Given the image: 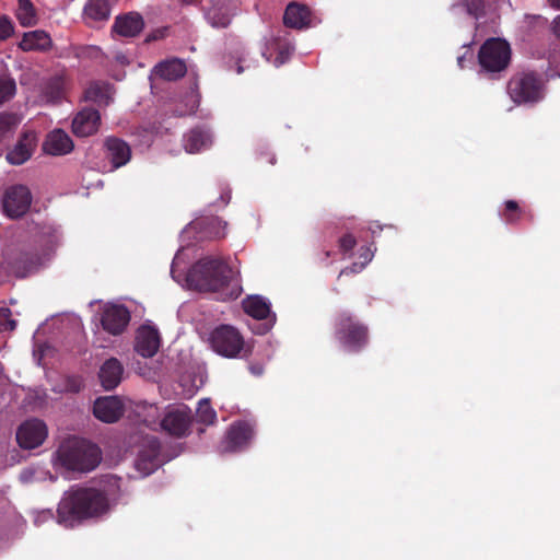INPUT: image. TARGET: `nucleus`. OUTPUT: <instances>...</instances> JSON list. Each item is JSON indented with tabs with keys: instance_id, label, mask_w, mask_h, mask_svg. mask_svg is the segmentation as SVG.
I'll list each match as a JSON object with an SVG mask.
<instances>
[{
	"instance_id": "45",
	"label": "nucleus",
	"mask_w": 560,
	"mask_h": 560,
	"mask_svg": "<svg viewBox=\"0 0 560 560\" xmlns=\"http://www.w3.org/2000/svg\"><path fill=\"white\" fill-rule=\"evenodd\" d=\"M340 248L345 252L351 250L355 245V240L352 235L347 234L340 238Z\"/></svg>"
},
{
	"instance_id": "48",
	"label": "nucleus",
	"mask_w": 560,
	"mask_h": 560,
	"mask_svg": "<svg viewBox=\"0 0 560 560\" xmlns=\"http://www.w3.org/2000/svg\"><path fill=\"white\" fill-rule=\"evenodd\" d=\"M552 32L560 39V14L552 22Z\"/></svg>"
},
{
	"instance_id": "42",
	"label": "nucleus",
	"mask_w": 560,
	"mask_h": 560,
	"mask_svg": "<svg viewBox=\"0 0 560 560\" xmlns=\"http://www.w3.org/2000/svg\"><path fill=\"white\" fill-rule=\"evenodd\" d=\"M13 24L8 18H0V39L4 40L13 34Z\"/></svg>"
},
{
	"instance_id": "39",
	"label": "nucleus",
	"mask_w": 560,
	"mask_h": 560,
	"mask_svg": "<svg viewBox=\"0 0 560 560\" xmlns=\"http://www.w3.org/2000/svg\"><path fill=\"white\" fill-rule=\"evenodd\" d=\"M15 326V320L10 319V310L8 307H0V332L12 331Z\"/></svg>"
},
{
	"instance_id": "53",
	"label": "nucleus",
	"mask_w": 560,
	"mask_h": 560,
	"mask_svg": "<svg viewBox=\"0 0 560 560\" xmlns=\"http://www.w3.org/2000/svg\"><path fill=\"white\" fill-rule=\"evenodd\" d=\"M250 371H252V373H254V374H256V375L261 374V369H260V368H259V369H256V368L252 366V368H250Z\"/></svg>"
},
{
	"instance_id": "18",
	"label": "nucleus",
	"mask_w": 560,
	"mask_h": 560,
	"mask_svg": "<svg viewBox=\"0 0 560 560\" xmlns=\"http://www.w3.org/2000/svg\"><path fill=\"white\" fill-rule=\"evenodd\" d=\"M101 117L95 109H83L72 120V131L78 137H89L98 130Z\"/></svg>"
},
{
	"instance_id": "52",
	"label": "nucleus",
	"mask_w": 560,
	"mask_h": 560,
	"mask_svg": "<svg viewBox=\"0 0 560 560\" xmlns=\"http://www.w3.org/2000/svg\"><path fill=\"white\" fill-rule=\"evenodd\" d=\"M116 59H117L119 62H121V63H126V62H128V61H127V58H126L124 55H118V56L116 57Z\"/></svg>"
},
{
	"instance_id": "22",
	"label": "nucleus",
	"mask_w": 560,
	"mask_h": 560,
	"mask_svg": "<svg viewBox=\"0 0 560 560\" xmlns=\"http://www.w3.org/2000/svg\"><path fill=\"white\" fill-rule=\"evenodd\" d=\"M122 372V365L117 359L112 358L105 361L98 374L102 386L106 390L114 389L120 383Z\"/></svg>"
},
{
	"instance_id": "36",
	"label": "nucleus",
	"mask_w": 560,
	"mask_h": 560,
	"mask_svg": "<svg viewBox=\"0 0 560 560\" xmlns=\"http://www.w3.org/2000/svg\"><path fill=\"white\" fill-rule=\"evenodd\" d=\"M16 91L15 81L9 77H0V104L13 97Z\"/></svg>"
},
{
	"instance_id": "1",
	"label": "nucleus",
	"mask_w": 560,
	"mask_h": 560,
	"mask_svg": "<svg viewBox=\"0 0 560 560\" xmlns=\"http://www.w3.org/2000/svg\"><path fill=\"white\" fill-rule=\"evenodd\" d=\"M112 503L107 495L95 488H72L65 492L57 510V521L73 527L88 518L101 517L109 512Z\"/></svg>"
},
{
	"instance_id": "43",
	"label": "nucleus",
	"mask_w": 560,
	"mask_h": 560,
	"mask_svg": "<svg viewBox=\"0 0 560 560\" xmlns=\"http://www.w3.org/2000/svg\"><path fill=\"white\" fill-rule=\"evenodd\" d=\"M524 22L527 24L528 27L530 26H545L546 20L540 15H530L527 14L524 16Z\"/></svg>"
},
{
	"instance_id": "34",
	"label": "nucleus",
	"mask_w": 560,
	"mask_h": 560,
	"mask_svg": "<svg viewBox=\"0 0 560 560\" xmlns=\"http://www.w3.org/2000/svg\"><path fill=\"white\" fill-rule=\"evenodd\" d=\"M198 381H199V383L197 384L196 378H192L190 374L182 377L180 386L183 387V389H182L183 397L191 398L198 392V389L203 384L201 378H199Z\"/></svg>"
},
{
	"instance_id": "24",
	"label": "nucleus",
	"mask_w": 560,
	"mask_h": 560,
	"mask_svg": "<svg viewBox=\"0 0 560 560\" xmlns=\"http://www.w3.org/2000/svg\"><path fill=\"white\" fill-rule=\"evenodd\" d=\"M51 46V38L48 33L36 30L27 32L20 42V48L24 51L46 50Z\"/></svg>"
},
{
	"instance_id": "6",
	"label": "nucleus",
	"mask_w": 560,
	"mask_h": 560,
	"mask_svg": "<svg viewBox=\"0 0 560 560\" xmlns=\"http://www.w3.org/2000/svg\"><path fill=\"white\" fill-rule=\"evenodd\" d=\"M479 63L488 72L504 70L511 59V48L506 40L501 38L488 39L479 50Z\"/></svg>"
},
{
	"instance_id": "20",
	"label": "nucleus",
	"mask_w": 560,
	"mask_h": 560,
	"mask_svg": "<svg viewBox=\"0 0 560 560\" xmlns=\"http://www.w3.org/2000/svg\"><path fill=\"white\" fill-rule=\"evenodd\" d=\"M43 149L50 155H65L73 150V142L67 132L55 129L47 135Z\"/></svg>"
},
{
	"instance_id": "19",
	"label": "nucleus",
	"mask_w": 560,
	"mask_h": 560,
	"mask_svg": "<svg viewBox=\"0 0 560 560\" xmlns=\"http://www.w3.org/2000/svg\"><path fill=\"white\" fill-rule=\"evenodd\" d=\"M244 312L255 319H267L270 325L276 322V315L271 313L270 302L259 295L246 298L243 302Z\"/></svg>"
},
{
	"instance_id": "23",
	"label": "nucleus",
	"mask_w": 560,
	"mask_h": 560,
	"mask_svg": "<svg viewBox=\"0 0 560 560\" xmlns=\"http://www.w3.org/2000/svg\"><path fill=\"white\" fill-rule=\"evenodd\" d=\"M107 156L112 161L114 168L125 165L131 156L129 145L122 140L109 138L106 140Z\"/></svg>"
},
{
	"instance_id": "12",
	"label": "nucleus",
	"mask_w": 560,
	"mask_h": 560,
	"mask_svg": "<svg viewBox=\"0 0 560 560\" xmlns=\"http://www.w3.org/2000/svg\"><path fill=\"white\" fill-rule=\"evenodd\" d=\"M160 444L155 438L144 441V444L138 452L135 462L136 469L143 476L153 472L160 465L159 462Z\"/></svg>"
},
{
	"instance_id": "32",
	"label": "nucleus",
	"mask_w": 560,
	"mask_h": 560,
	"mask_svg": "<svg viewBox=\"0 0 560 560\" xmlns=\"http://www.w3.org/2000/svg\"><path fill=\"white\" fill-rule=\"evenodd\" d=\"M28 262V257L23 256L21 257L13 266V272L16 277L24 278L32 273L33 271L37 270L39 266L43 265V261L36 260L31 261L30 266L26 267V264Z\"/></svg>"
},
{
	"instance_id": "7",
	"label": "nucleus",
	"mask_w": 560,
	"mask_h": 560,
	"mask_svg": "<svg viewBox=\"0 0 560 560\" xmlns=\"http://www.w3.org/2000/svg\"><path fill=\"white\" fill-rule=\"evenodd\" d=\"M509 94L515 103L537 102L542 97L539 80L533 73L512 78L508 85Z\"/></svg>"
},
{
	"instance_id": "38",
	"label": "nucleus",
	"mask_w": 560,
	"mask_h": 560,
	"mask_svg": "<svg viewBox=\"0 0 560 560\" xmlns=\"http://www.w3.org/2000/svg\"><path fill=\"white\" fill-rule=\"evenodd\" d=\"M361 257L364 259V261L361 265L354 264L351 268L342 270L340 272V276L348 275L349 272H352V273L360 272L364 268V266L369 261H371V259L373 257V252L371 250L370 247L361 248Z\"/></svg>"
},
{
	"instance_id": "33",
	"label": "nucleus",
	"mask_w": 560,
	"mask_h": 560,
	"mask_svg": "<svg viewBox=\"0 0 560 560\" xmlns=\"http://www.w3.org/2000/svg\"><path fill=\"white\" fill-rule=\"evenodd\" d=\"M19 118L13 114L0 115V139L11 135L19 125Z\"/></svg>"
},
{
	"instance_id": "14",
	"label": "nucleus",
	"mask_w": 560,
	"mask_h": 560,
	"mask_svg": "<svg viewBox=\"0 0 560 560\" xmlns=\"http://www.w3.org/2000/svg\"><path fill=\"white\" fill-rule=\"evenodd\" d=\"M160 348V334L151 325H142L137 330L135 350L143 358L153 357Z\"/></svg>"
},
{
	"instance_id": "51",
	"label": "nucleus",
	"mask_w": 560,
	"mask_h": 560,
	"mask_svg": "<svg viewBox=\"0 0 560 560\" xmlns=\"http://www.w3.org/2000/svg\"><path fill=\"white\" fill-rule=\"evenodd\" d=\"M548 3H549L552 8L560 10V0H548Z\"/></svg>"
},
{
	"instance_id": "50",
	"label": "nucleus",
	"mask_w": 560,
	"mask_h": 560,
	"mask_svg": "<svg viewBox=\"0 0 560 560\" xmlns=\"http://www.w3.org/2000/svg\"><path fill=\"white\" fill-rule=\"evenodd\" d=\"M192 98H195V96H192ZM196 103L197 101L196 100H192V105L190 106V108L188 110H185V112H182L180 114L182 115H185V114H191L195 112L196 109Z\"/></svg>"
},
{
	"instance_id": "55",
	"label": "nucleus",
	"mask_w": 560,
	"mask_h": 560,
	"mask_svg": "<svg viewBox=\"0 0 560 560\" xmlns=\"http://www.w3.org/2000/svg\"><path fill=\"white\" fill-rule=\"evenodd\" d=\"M505 220L509 221V222H512V221H514V218L512 215H506Z\"/></svg>"
},
{
	"instance_id": "28",
	"label": "nucleus",
	"mask_w": 560,
	"mask_h": 560,
	"mask_svg": "<svg viewBox=\"0 0 560 560\" xmlns=\"http://www.w3.org/2000/svg\"><path fill=\"white\" fill-rule=\"evenodd\" d=\"M211 143V135L205 130L194 129L184 137V148L188 153H197L209 148Z\"/></svg>"
},
{
	"instance_id": "21",
	"label": "nucleus",
	"mask_w": 560,
	"mask_h": 560,
	"mask_svg": "<svg viewBox=\"0 0 560 560\" xmlns=\"http://www.w3.org/2000/svg\"><path fill=\"white\" fill-rule=\"evenodd\" d=\"M143 25L144 23L141 15L131 12L116 18L113 31L124 37H133L142 31Z\"/></svg>"
},
{
	"instance_id": "4",
	"label": "nucleus",
	"mask_w": 560,
	"mask_h": 560,
	"mask_svg": "<svg viewBox=\"0 0 560 560\" xmlns=\"http://www.w3.org/2000/svg\"><path fill=\"white\" fill-rule=\"evenodd\" d=\"M191 410L184 404L170 405L166 407L161 421H158V407L149 405L144 407L143 421L148 427L156 430L161 428L171 435H184L191 422Z\"/></svg>"
},
{
	"instance_id": "54",
	"label": "nucleus",
	"mask_w": 560,
	"mask_h": 560,
	"mask_svg": "<svg viewBox=\"0 0 560 560\" xmlns=\"http://www.w3.org/2000/svg\"><path fill=\"white\" fill-rule=\"evenodd\" d=\"M464 59H465V57H458V59H457L458 65H459L460 68L464 67Z\"/></svg>"
},
{
	"instance_id": "11",
	"label": "nucleus",
	"mask_w": 560,
	"mask_h": 560,
	"mask_svg": "<svg viewBox=\"0 0 560 560\" xmlns=\"http://www.w3.org/2000/svg\"><path fill=\"white\" fill-rule=\"evenodd\" d=\"M130 322V312L122 305L117 303H107L102 311L101 323L103 328L112 334H121Z\"/></svg>"
},
{
	"instance_id": "9",
	"label": "nucleus",
	"mask_w": 560,
	"mask_h": 560,
	"mask_svg": "<svg viewBox=\"0 0 560 560\" xmlns=\"http://www.w3.org/2000/svg\"><path fill=\"white\" fill-rule=\"evenodd\" d=\"M337 337L348 351H355L366 342V328L354 323L349 316H341Z\"/></svg>"
},
{
	"instance_id": "44",
	"label": "nucleus",
	"mask_w": 560,
	"mask_h": 560,
	"mask_svg": "<svg viewBox=\"0 0 560 560\" xmlns=\"http://www.w3.org/2000/svg\"><path fill=\"white\" fill-rule=\"evenodd\" d=\"M51 518H52V513L50 510L37 511L34 513V523L36 525H40Z\"/></svg>"
},
{
	"instance_id": "41",
	"label": "nucleus",
	"mask_w": 560,
	"mask_h": 560,
	"mask_svg": "<svg viewBox=\"0 0 560 560\" xmlns=\"http://www.w3.org/2000/svg\"><path fill=\"white\" fill-rule=\"evenodd\" d=\"M45 472L40 469L27 468L21 472V480L23 482H32L43 480Z\"/></svg>"
},
{
	"instance_id": "27",
	"label": "nucleus",
	"mask_w": 560,
	"mask_h": 560,
	"mask_svg": "<svg viewBox=\"0 0 560 560\" xmlns=\"http://www.w3.org/2000/svg\"><path fill=\"white\" fill-rule=\"evenodd\" d=\"M65 89L66 81L63 78H52L43 85L38 102L40 104H52L58 102L62 97Z\"/></svg>"
},
{
	"instance_id": "46",
	"label": "nucleus",
	"mask_w": 560,
	"mask_h": 560,
	"mask_svg": "<svg viewBox=\"0 0 560 560\" xmlns=\"http://www.w3.org/2000/svg\"><path fill=\"white\" fill-rule=\"evenodd\" d=\"M558 59L560 60V55H553L552 57H550V65H551V67L549 69L550 77H556V75L560 77V67L557 66V67L552 68V65L555 62H557Z\"/></svg>"
},
{
	"instance_id": "31",
	"label": "nucleus",
	"mask_w": 560,
	"mask_h": 560,
	"mask_svg": "<svg viewBox=\"0 0 560 560\" xmlns=\"http://www.w3.org/2000/svg\"><path fill=\"white\" fill-rule=\"evenodd\" d=\"M16 18L23 26H33L37 23L36 11L30 0H18Z\"/></svg>"
},
{
	"instance_id": "29",
	"label": "nucleus",
	"mask_w": 560,
	"mask_h": 560,
	"mask_svg": "<svg viewBox=\"0 0 560 560\" xmlns=\"http://www.w3.org/2000/svg\"><path fill=\"white\" fill-rule=\"evenodd\" d=\"M113 95L112 85L105 82H93L85 90V98L100 105H108Z\"/></svg>"
},
{
	"instance_id": "13",
	"label": "nucleus",
	"mask_w": 560,
	"mask_h": 560,
	"mask_svg": "<svg viewBox=\"0 0 560 560\" xmlns=\"http://www.w3.org/2000/svg\"><path fill=\"white\" fill-rule=\"evenodd\" d=\"M253 428L245 422L231 427L220 445L222 453H231L243 450L253 438Z\"/></svg>"
},
{
	"instance_id": "25",
	"label": "nucleus",
	"mask_w": 560,
	"mask_h": 560,
	"mask_svg": "<svg viewBox=\"0 0 560 560\" xmlns=\"http://www.w3.org/2000/svg\"><path fill=\"white\" fill-rule=\"evenodd\" d=\"M206 19L213 27L229 25L231 15L224 0H213L206 9Z\"/></svg>"
},
{
	"instance_id": "47",
	"label": "nucleus",
	"mask_w": 560,
	"mask_h": 560,
	"mask_svg": "<svg viewBox=\"0 0 560 560\" xmlns=\"http://www.w3.org/2000/svg\"><path fill=\"white\" fill-rule=\"evenodd\" d=\"M183 255H184V250H178V253L174 257V260L172 264V270H171L174 279H175L176 267L180 264V261L183 259Z\"/></svg>"
},
{
	"instance_id": "3",
	"label": "nucleus",
	"mask_w": 560,
	"mask_h": 560,
	"mask_svg": "<svg viewBox=\"0 0 560 560\" xmlns=\"http://www.w3.org/2000/svg\"><path fill=\"white\" fill-rule=\"evenodd\" d=\"M101 450L85 440L71 438L63 441L52 457L55 468L88 472L101 463Z\"/></svg>"
},
{
	"instance_id": "15",
	"label": "nucleus",
	"mask_w": 560,
	"mask_h": 560,
	"mask_svg": "<svg viewBox=\"0 0 560 560\" xmlns=\"http://www.w3.org/2000/svg\"><path fill=\"white\" fill-rule=\"evenodd\" d=\"M93 413L98 420L113 423L124 413V404L118 397H101L94 402Z\"/></svg>"
},
{
	"instance_id": "35",
	"label": "nucleus",
	"mask_w": 560,
	"mask_h": 560,
	"mask_svg": "<svg viewBox=\"0 0 560 560\" xmlns=\"http://www.w3.org/2000/svg\"><path fill=\"white\" fill-rule=\"evenodd\" d=\"M197 417L200 422L210 424L213 423L217 415L215 411L210 406L209 400L202 399L199 402V406L197 408Z\"/></svg>"
},
{
	"instance_id": "40",
	"label": "nucleus",
	"mask_w": 560,
	"mask_h": 560,
	"mask_svg": "<svg viewBox=\"0 0 560 560\" xmlns=\"http://www.w3.org/2000/svg\"><path fill=\"white\" fill-rule=\"evenodd\" d=\"M278 48H279L278 56L272 61L276 67L283 65L290 58V56L294 49L290 43L280 45Z\"/></svg>"
},
{
	"instance_id": "8",
	"label": "nucleus",
	"mask_w": 560,
	"mask_h": 560,
	"mask_svg": "<svg viewBox=\"0 0 560 560\" xmlns=\"http://www.w3.org/2000/svg\"><path fill=\"white\" fill-rule=\"evenodd\" d=\"M48 436L46 423L39 419L24 421L16 431V441L22 448L33 450L40 446Z\"/></svg>"
},
{
	"instance_id": "16",
	"label": "nucleus",
	"mask_w": 560,
	"mask_h": 560,
	"mask_svg": "<svg viewBox=\"0 0 560 560\" xmlns=\"http://www.w3.org/2000/svg\"><path fill=\"white\" fill-rule=\"evenodd\" d=\"M283 21L287 26L299 30L314 26L319 22L313 18L306 5L298 2H292L287 7Z\"/></svg>"
},
{
	"instance_id": "5",
	"label": "nucleus",
	"mask_w": 560,
	"mask_h": 560,
	"mask_svg": "<svg viewBox=\"0 0 560 560\" xmlns=\"http://www.w3.org/2000/svg\"><path fill=\"white\" fill-rule=\"evenodd\" d=\"M209 342L214 352L225 358H237L245 349L243 336L231 325L214 328L210 334Z\"/></svg>"
},
{
	"instance_id": "37",
	"label": "nucleus",
	"mask_w": 560,
	"mask_h": 560,
	"mask_svg": "<svg viewBox=\"0 0 560 560\" xmlns=\"http://www.w3.org/2000/svg\"><path fill=\"white\" fill-rule=\"evenodd\" d=\"M209 226L211 230L207 232V235L212 238L223 237L225 235L226 223L218 218L209 220Z\"/></svg>"
},
{
	"instance_id": "56",
	"label": "nucleus",
	"mask_w": 560,
	"mask_h": 560,
	"mask_svg": "<svg viewBox=\"0 0 560 560\" xmlns=\"http://www.w3.org/2000/svg\"><path fill=\"white\" fill-rule=\"evenodd\" d=\"M264 56L266 57V60H270V57L267 56V52H264Z\"/></svg>"
},
{
	"instance_id": "2",
	"label": "nucleus",
	"mask_w": 560,
	"mask_h": 560,
	"mask_svg": "<svg viewBox=\"0 0 560 560\" xmlns=\"http://www.w3.org/2000/svg\"><path fill=\"white\" fill-rule=\"evenodd\" d=\"M186 282L198 291L221 292L223 299H235L241 293L236 272L219 258L198 260L188 271Z\"/></svg>"
},
{
	"instance_id": "10",
	"label": "nucleus",
	"mask_w": 560,
	"mask_h": 560,
	"mask_svg": "<svg viewBox=\"0 0 560 560\" xmlns=\"http://www.w3.org/2000/svg\"><path fill=\"white\" fill-rule=\"evenodd\" d=\"M32 196L27 187L16 185L9 188L3 197V210L12 219L24 215L30 209Z\"/></svg>"
},
{
	"instance_id": "49",
	"label": "nucleus",
	"mask_w": 560,
	"mask_h": 560,
	"mask_svg": "<svg viewBox=\"0 0 560 560\" xmlns=\"http://www.w3.org/2000/svg\"><path fill=\"white\" fill-rule=\"evenodd\" d=\"M506 210L510 212H516L518 210V206L515 201L509 200L505 203Z\"/></svg>"
},
{
	"instance_id": "30",
	"label": "nucleus",
	"mask_w": 560,
	"mask_h": 560,
	"mask_svg": "<svg viewBox=\"0 0 560 560\" xmlns=\"http://www.w3.org/2000/svg\"><path fill=\"white\" fill-rule=\"evenodd\" d=\"M109 5L106 0H89L84 7V16L89 21H106L109 18Z\"/></svg>"
},
{
	"instance_id": "26",
	"label": "nucleus",
	"mask_w": 560,
	"mask_h": 560,
	"mask_svg": "<svg viewBox=\"0 0 560 560\" xmlns=\"http://www.w3.org/2000/svg\"><path fill=\"white\" fill-rule=\"evenodd\" d=\"M187 71L186 65L180 59H170L155 66L153 73L164 80L173 81L182 78Z\"/></svg>"
},
{
	"instance_id": "17",
	"label": "nucleus",
	"mask_w": 560,
	"mask_h": 560,
	"mask_svg": "<svg viewBox=\"0 0 560 560\" xmlns=\"http://www.w3.org/2000/svg\"><path fill=\"white\" fill-rule=\"evenodd\" d=\"M37 143L36 133L27 131L23 133L14 148L7 154L10 164L21 165L25 163L33 154Z\"/></svg>"
}]
</instances>
